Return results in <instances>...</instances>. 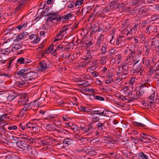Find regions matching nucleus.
<instances>
[{"label": "nucleus", "mask_w": 159, "mask_h": 159, "mask_svg": "<svg viewBox=\"0 0 159 159\" xmlns=\"http://www.w3.org/2000/svg\"><path fill=\"white\" fill-rule=\"evenodd\" d=\"M28 152L29 156L33 158H35L38 155V152L34 147L31 148L30 147Z\"/></svg>", "instance_id": "1"}, {"label": "nucleus", "mask_w": 159, "mask_h": 159, "mask_svg": "<svg viewBox=\"0 0 159 159\" xmlns=\"http://www.w3.org/2000/svg\"><path fill=\"white\" fill-rule=\"evenodd\" d=\"M108 110L106 109H104L103 108L100 107L93 111V112L92 114L93 115H98L100 116L104 114V113L106 114V112Z\"/></svg>", "instance_id": "2"}, {"label": "nucleus", "mask_w": 159, "mask_h": 159, "mask_svg": "<svg viewBox=\"0 0 159 159\" xmlns=\"http://www.w3.org/2000/svg\"><path fill=\"white\" fill-rule=\"evenodd\" d=\"M29 101V98L26 96L20 97L18 100V104L20 106L23 105L24 106Z\"/></svg>", "instance_id": "3"}, {"label": "nucleus", "mask_w": 159, "mask_h": 159, "mask_svg": "<svg viewBox=\"0 0 159 159\" xmlns=\"http://www.w3.org/2000/svg\"><path fill=\"white\" fill-rule=\"evenodd\" d=\"M52 12H53V11ZM57 12L56 13L54 12H49L46 14V16H50L52 15L54 17L55 20L57 21H61L63 19V17L62 16H61L60 15L57 14Z\"/></svg>", "instance_id": "4"}, {"label": "nucleus", "mask_w": 159, "mask_h": 159, "mask_svg": "<svg viewBox=\"0 0 159 159\" xmlns=\"http://www.w3.org/2000/svg\"><path fill=\"white\" fill-rule=\"evenodd\" d=\"M51 66L50 64L48 65L45 61H43L40 63V68L41 71L45 70L47 68H49Z\"/></svg>", "instance_id": "5"}, {"label": "nucleus", "mask_w": 159, "mask_h": 159, "mask_svg": "<svg viewBox=\"0 0 159 159\" xmlns=\"http://www.w3.org/2000/svg\"><path fill=\"white\" fill-rule=\"evenodd\" d=\"M45 100V98H40L38 99L37 100L34 101L33 102H31V104L34 106L35 108L38 109L39 106L41 104L42 101H44Z\"/></svg>", "instance_id": "6"}, {"label": "nucleus", "mask_w": 159, "mask_h": 159, "mask_svg": "<svg viewBox=\"0 0 159 159\" xmlns=\"http://www.w3.org/2000/svg\"><path fill=\"white\" fill-rule=\"evenodd\" d=\"M23 75V76L25 77V78H26L29 80H31L32 79H35V77H33V76H34V75H35L36 74L33 72L30 71L29 72H27L26 74Z\"/></svg>", "instance_id": "7"}, {"label": "nucleus", "mask_w": 159, "mask_h": 159, "mask_svg": "<svg viewBox=\"0 0 159 159\" xmlns=\"http://www.w3.org/2000/svg\"><path fill=\"white\" fill-rule=\"evenodd\" d=\"M86 95L89 96V98L90 100H93V99L100 101H104V98L102 97L98 96H95L93 94H89L86 93Z\"/></svg>", "instance_id": "8"}, {"label": "nucleus", "mask_w": 159, "mask_h": 159, "mask_svg": "<svg viewBox=\"0 0 159 159\" xmlns=\"http://www.w3.org/2000/svg\"><path fill=\"white\" fill-rule=\"evenodd\" d=\"M18 96L19 95L17 93L13 92L10 93L7 97V100L11 101Z\"/></svg>", "instance_id": "9"}, {"label": "nucleus", "mask_w": 159, "mask_h": 159, "mask_svg": "<svg viewBox=\"0 0 159 159\" xmlns=\"http://www.w3.org/2000/svg\"><path fill=\"white\" fill-rule=\"evenodd\" d=\"M120 67L122 69L123 72V73H129L130 71L129 69V67L128 66V64L126 63H122L120 65Z\"/></svg>", "instance_id": "10"}, {"label": "nucleus", "mask_w": 159, "mask_h": 159, "mask_svg": "<svg viewBox=\"0 0 159 159\" xmlns=\"http://www.w3.org/2000/svg\"><path fill=\"white\" fill-rule=\"evenodd\" d=\"M91 53V51L90 50H87V55L86 57H84H84L83 58L84 60L88 61V62H86V63L89 62L93 58Z\"/></svg>", "instance_id": "11"}, {"label": "nucleus", "mask_w": 159, "mask_h": 159, "mask_svg": "<svg viewBox=\"0 0 159 159\" xmlns=\"http://www.w3.org/2000/svg\"><path fill=\"white\" fill-rule=\"evenodd\" d=\"M21 146L22 147H20V148L21 149L20 151H23L25 153H27L28 151L29 148H30V146L26 144L25 142H24V143Z\"/></svg>", "instance_id": "12"}, {"label": "nucleus", "mask_w": 159, "mask_h": 159, "mask_svg": "<svg viewBox=\"0 0 159 159\" xmlns=\"http://www.w3.org/2000/svg\"><path fill=\"white\" fill-rule=\"evenodd\" d=\"M93 122L92 121L89 124V125H87V131L88 132V133L87 134V135L89 136L92 134V130L95 128L93 126Z\"/></svg>", "instance_id": "13"}, {"label": "nucleus", "mask_w": 159, "mask_h": 159, "mask_svg": "<svg viewBox=\"0 0 159 159\" xmlns=\"http://www.w3.org/2000/svg\"><path fill=\"white\" fill-rule=\"evenodd\" d=\"M88 38H86L85 39L86 42L85 44L83 46H84V47L86 48H91L94 45V43L93 41L92 40H90V41H88Z\"/></svg>", "instance_id": "14"}, {"label": "nucleus", "mask_w": 159, "mask_h": 159, "mask_svg": "<svg viewBox=\"0 0 159 159\" xmlns=\"http://www.w3.org/2000/svg\"><path fill=\"white\" fill-rule=\"evenodd\" d=\"M105 122L102 123L101 122H99L97 124V129L102 132H103L105 129V127L104 126V125L105 123Z\"/></svg>", "instance_id": "15"}, {"label": "nucleus", "mask_w": 159, "mask_h": 159, "mask_svg": "<svg viewBox=\"0 0 159 159\" xmlns=\"http://www.w3.org/2000/svg\"><path fill=\"white\" fill-rule=\"evenodd\" d=\"M104 39V34H101L97 38V44L99 47L101 43L103 42Z\"/></svg>", "instance_id": "16"}, {"label": "nucleus", "mask_w": 159, "mask_h": 159, "mask_svg": "<svg viewBox=\"0 0 159 159\" xmlns=\"http://www.w3.org/2000/svg\"><path fill=\"white\" fill-rule=\"evenodd\" d=\"M123 36H120L116 39V44L117 46L120 45L121 46L124 43V41L123 40Z\"/></svg>", "instance_id": "17"}, {"label": "nucleus", "mask_w": 159, "mask_h": 159, "mask_svg": "<svg viewBox=\"0 0 159 159\" xmlns=\"http://www.w3.org/2000/svg\"><path fill=\"white\" fill-rule=\"evenodd\" d=\"M25 80L17 81L16 83V85L20 87H24L27 86V83Z\"/></svg>", "instance_id": "18"}, {"label": "nucleus", "mask_w": 159, "mask_h": 159, "mask_svg": "<svg viewBox=\"0 0 159 159\" xmlns=\"http://www.w3.org/2000/svg\"><path fill=\"white\" fill-rule=\"evenodd\" d=\"M111 113H112L111 111L108 110L106 112V114L104 113V114H102V115L100 117V119H108L109 117H111Z\"/></svg>", "instance_id": "19"}, {"label": "nucleus", "mask_w": 159, "mask_h": 159, "mask_svg": "<svg viewBox=\"0 0 159 159\" xmlns=\"http://www.w3.org/2000/svg\"><path fill=\"white\" fill-rule=\"evenodd\" d=\"M64 141L66 144L65 145H66L67 147L69 145L72 144L73 142V140L71 138H68L65 139Z\"/></svg>", "instance_id": "20"}, {"label": "nucleus", "mask_w": 159, "mask_h": 159, "mask_svg": "<svg viewBox=\"0 0 159 159\" xmlns=\"http://www.w3.org/2000/svg\"><path fill=\"white\" fill-rule=\"evenodd\" d=\"M79 128L81 130L83 131L84 133L87 135V134L88 133V132L87 131V127H86L85 124H81Z\"/></svg>", "instance_id": "21"}, {"label": "nucleus", "mask_w": 159, "mask_h": 159, "mask_svg": "<svg viewBox=\"0 0 159 159\" xmlns=\"http://www.w3.org/2000/svg\"><path fill=\"white\" fill-rule=\"evenodd\" d=\"M47 114L46 115H44L43 116L45 119H50L51 120H52V119L56 118L55 116H54L53 115H51L49 114L48 111H47Z\"/></svg>", "instance_id": "22"}, {"label": "nucleus", "mask_w": 159, "mask_h": 159, "mask_svg": "<svg viewBox=\"0 0 159 159\" xmlns=\"http://www.w3.org/2000/svg\"><path fill=\"white\" fill-rule=\"evenodd\" d=\"M137 89H138L137 91L139 93L138 95L139 97H140L144 93L145 89H144L141 88L140 87H137Z\"/></svg>", "instance_id": "23"}, {"label": "nucleus", "mask_w": 159, "mask_h": 159, "mask_svg": "<svg viewBox=\"0 0 159 159\" xmlns=\"http://www.w3.org/2000/svg\"><path fill=\"white\" fill-rule=\"evenodd\" d=\"M67 46V44L66 43V42H63L57 46V48L62 50L63 48H65V46Z\"/></svg>", "instance_id": "24"}, {"label": "nucleus", "mask_w": 159, "mask_h": 159, "mask_svg": "<svg viewBox=\"0 0 159 159\" xmlns=\"http://www.w3.org/2000/svg\"><path fill=\"white\" fill-rule=\"evenodd\" d=\"M74 16L73 14L71 13H69L64 15V16H63L62 17H63L64 20H68L73 18Z\"/></svg>", "instance_id": "25"}, {"label": "nucleus", "mask_w": 159, "mask_h": 159, "mask_svg": "<svg viewBox=\"0 0 159 159\" xmlns=\"http://www.w3.org/2000/svg\"><path fill=\"white\" fill-rule=\"evenodd\" d=\"M133 124L135 126L138 127H141L143 128H145L146 127V126L144 124L135 121L133 122Z\"/></svg>", "instance_id": "26"}, {"label": "nucleus", "mask_w": 159, "mask_h": 159, "mask_svg": "<svg viewBox=\"0 0 159 159\" xmlns=\"http://www.w3.org/2000/svg\"><path fill=\"white\" fill-rule=\"evenodd\" d=\"M5 159H18V157L14 154H9L5 156Z\"/></svg>", "instance_id": "27"}, {"label": "nucleus", "mask_w": 159, "mask_h": 159, "mask_svg": "<svg viewBox=\"0 0 159 159\" xmlns=\"http://www.w3.org/2000/svg\"><path fill=\"white\" fill-rule=\"evenodd\" d=\"M38 142L43 146L48 145L49 143V142L45 140H42L41 139H39L38 140Z\"/></svg>", "instance_id": "28"}, {"label": "nucleus", "mask_w": 159, "mask_h": 159, "mask_svg": "<svg viewBox=\"0 0 159 159\" xmlns=\"http://www.w3.org/2000/svg\"><path fill=\"white\" fill-rule=\"evenodd\" d=\"M130 73L132 75H137L139 74V75H141L142 73L141 72H139L136 69H133L130 71Z\"/></svg>", "instance_id": "29"}, {"label": "nucleus", "mask_w": 159, "mask_h": 159, "mask_svg": "<svg viewBox=\"0 0 159 159\" xmlns=\"http://www.w3.org/2000/svg\"><path fill=\"white\" fill-rule=\"evenodd\" d=\"M69 129L73 130L74 132L79 131L80 128L76 125L73 124Z\"/></svg>", "instance_id": "30"}, {"label": "nucleus", "mask_w": 159, "mask_h": 159, "mask_svg": "<svg viewBox=\"0 0 159 159\" xmlns=\"http://www.w3.org/2000/svg\"><path fill=\"white\" fill-rule=\"evenodd\" d=\"M150 85V84L148 82H146L144 83H142L140 85L139 87H140L141 88L144 89H145V88H146L147 87H149V86Z\"/></svg>", "instance_id": "31"}, {"label": "nucleus", "mask_w": 159, "mask_h": 159, "mask_svg": "<svg viewBox=\"0 0 159 159\" xmlns=\"http://www.w3.org/2000/svg\"><path fill=\"white\" fill-rule=\"evenodd\" d=\"M152 21H154L157 20V23L159 22V15H153L151 17Z\"/></svg>", "instance_id": "32"}, {"label": "nucleus", "mask_w": 159, "mask_h": 159, "mask_svg": "<svg viewBox=\"0 0 159 159\" xmlns=\"http://www.w3.org/2000/svg\"><path fill=\"white\" fill-rule=\"evenodd\" d=\"M100 9V7L98 6L97 5L94 10L93 14H95V15H98Z\"/></svg>", "instance_id": "33"}, {"label": "nucleus", "mask_w": 159, "mask_h": 159, "mask_svg": "<svg viewBox=\"0 0 159 159\" xmlns=\"http://www.w3.org/2000/svg\"><path fill=\"white\" fill-rule=\"evenodd\" d=\"M93 121H92L93 122H97L99 120H100V117L96 115H93L92 116Z\"/></svg>", "instance_id": "34"}, {"label": "nucleus", "mask_w": 159, "mask_h": 159, "mask_svg": "<svg viewBox=\"0 0 159 159\" xmlns=\"http://www.w3.org/2000/svg\"><path fill=\"white\" fill-rule=\"evenodd\" d=\"M140 137L141 139H143L144 140V141L145 140H147V138H148V135L146 134L145 133L141 134Z\"/></svg>", "instance_id": "35"}, {"label": "nucleus", "mask_w": 159, "mask_h": 159, "mask_svg": "<svg viewBox=\"0 0 159 159\" xmlns=\"http://www.w3.org/2000/svg\"><path fill=\"white\" fill-rule=\"evenodd\" d=\"M127 52L129 53H130V54L128 56L129 58H130L131 57H132V58H134V57L133 56V55L135 53V50H133V51H132L131 49H129L128 51H127Z\"/></svg>", "instance_id": "36"}, {"label": "nucleus", "mask_w": 159, "mask_h": 159, "mask_svg": "<svg viewBox=\"0 0 159 159\" xmlns=\"http://www.w3.org/2000/svg\"><path fill=\"white\" fill-rule=\"evenodd\" d=\"M141 62L139 63V64H137L136 66H133L134 67V69L137 70L140 72V70H141L142 65L141 64Z\"/></svg>", "instance_id": "37"}, {"label": "nucleus", "mask_w": 159, "mask_h": 159, "mask_svg": "<svg viewBox=\"0 0 159 159\" xmlns=\"http://www.w3.org/2000/svg\"><path fill=\"white\" fill-rule=\"evenodd\" d=\"M109 54L107 56L111 57L115 53V50L114 48H112L108 51Z\"/></svg>", "instance_id": "38"}, {"label": "nucleus", "mask_w": 159, "mask_h": 159, "mask_svg": "<svg viewBox=\"0 0 159 159\" xmlns=\"http://www.w3.org/2000/svg\"><path fill=\"white\" fill-rule=\"evenodd\" d=\"M23 35H22L21 33L20 34L17 35L16 39L14 40V41L18 42L20 40L23 39Z\"/></svg>", "instance_id": "39"}, {"label": "nucleus", "mask_w": 159, "mask_h": 159, "mask_svg": "<svg viewBox=\"0 0 159 159\" xmlns=\"http://www.w3.org/2000/svg\"><path fill=\"white\" fill-rule=\"evenodd\" d=\"M7 131L4 128V125H2L0 126V137L2 136V132L5 134L6 133V132Z\"/></svg>", "instance_id": "40"}, {"label": "nucleus", "mask_w": 159, "mask_h": 159, "mask_svg": "<svg viewBox=\"0 0 159 159\" xmlns=\"http://www.w3.org/2000/svg\"><path fill=\"white\" fill-rule=\"evenodd\" d=\"M31 102L30 103L27 102L24 106V107L28 111H31Z\"/></svg>", "instance_id": "41"}, {"label": "nucleus", "mask_w": 159, "mask_h": 159, "mask_svg": "<svg viewBox=\"0 0 159 159\" xmlns=\"http://www.w3.org/2000/svg\"><path fill=\"white\" fill-rule=\"evenodd\" d=\"M108 11V10H106V8L104 7L100 8L98 15H102L105 11H106V13H107Z\"/></svg>", "instance_id": "42"}, {"label": "nucleus", "mask_w": 159, "mask_h": 159, "mask_svg": "<svg viewBox=\"0 0 159 159\" xmlns=\"http://www.w3.org/2000/svg\"><path fill=\"white\" fill-rule=\"evenodd\" d=\"M119 1V0H114L111 2V5H114V4H115V5L116 6V7H119V8H120L121 7L120 6V5L117 2Z\"/></svg>", "instance_id": "43"}, {"label": "nucleus", "mask_w": 159, "mask_h": 159, "mask_svg": "<svg viewBox=\"0 0 159 159\" xmlns=\"http://www.w3.org/2000/svg\"><path fill=\"white\" fill-rule=\"evenodd\" d=\"M122 72H123L122 69L120 66L118 68V71L116 72V74L117 75L118 77L120 76L121 73L122 74Z\"/></svg>", "instance_id": "44"}, {"label": "nucleus", "mask_w": 159, "mask_h": 159, "mask_svg": "<svg viewBox=\"0 0 159 159\" xmlns=\"http://www.w3.org/2000/svg\"><path fill=\"white\" fill-rule=\"evenodd\" d=\"M28 111L27 109L24 107L21 109L20 113L22 115H24V114L27 113V112Z\"/></svg>", "instance_id": "45"}, {"label": "nucleus", "mask_w": 159, "mask_h": 159, "mask_svg": "<svg viewBox=\"0 0 159 159\" xmlns=\"http://www.w3.org/2000/svg\"><path fill=\"white\" fill-rule=\"evenodd\" d=\"M28 111L27 109L24 107L21 109L20 113L22 115H24V114L27 113V112Z\"/></svg>", "instance_id": "46"}, {"label": "nucleus", "mask_w": 159, "mask_h": 159, "mask_svg": "<svg viewBox=\"0 0 159 159\" xmlns=\"http://www.w3.org/2000/svg\"><path fill=\"white\" fill-rule=\"evenodd\" d=\"M80 111L82 112H88L90 111V109L88 108L87 107H81L80 108Z\"/></svg>", "instance_id": "47"}, {"label": "nucleus", "mask_w": 159, "mask_h": 159, "mask_svg": "<svg viewBox=\"0 0 159 159\" xmlns=\"http://www.w3.org/2000/svg\"><path fill=\"white\" fill-rule=\"evenodd\" d=\"M45 127L48 131H52V126L49 124H45Z\"/></svg>", "instance_id": "48"}, {"label": "nucleus", "mask_w": 159, "mask_h": 159, "mask_svg": "<svg viewBox=\"0 0 159 159\" xmlns=\"http://www.w3.org/2000/svg\"><path fill=\"white\" fill-rule=\"evenodd\" d=\"M107 56L102 57L100 59V62L102 64L105 63L107 59Z\"/></svg>", "instance_id": "49"}, {"label": "nucleus", "mask_w": 159, "mask_h": 159, "mask_svg": "<svg viewBox=\"0 0 159 159\" xmlns=\"http://www.w3.org/2000/svg\"><path fill=\"white\" fill-rule=\"evenodd\" d=\"M140 156L142 159H148V156L143 152L140 153Z\"/></svg>", "instance_id": "50"}, {"label": "nucleus", "mask_w": 159, "mask_h": 159, "mask_svg": "<svg viewBox=\"0 0 159 159\" xmlns=\"http://www.w3.org/2000/svg\"><path fill=\"white\" fill-rule=\"evenodd\" d=\"M24 58L23 57H20L17 60V62L20 64H24Z\"/></svg>", "instance_id": "51"}, {"label": "nucleus", "mask_w": 159, "mask_h": 159, "mask_svg": "<svg viewBox=\"0 0 159 159\" xmlns=\"http://www.w3.org/2000/svg\"><path fill=\"white\" fill-rule=\"evenodd\" d=\"M101 54H102V55L105 54L107 51V48L103 46L101 48Z\"/></svg>", "instance_id": "52"}, {"label": "nucleus", "mask_w": 159, "mask_h": 159, "mask_svg": "<svg viewBox=\"0 0 159 159\" xmlns=\"http://www.w3.org/2000/svg\"><path fill=\"white\" fill-rule=\"evenodd\" d=\"M24 141H17L16 143V145L20 148V147H22V146L23 144L24 143Z\"/></svg>", "instance_id": "53"}, {"label": "nucleus", "mask_w": 159, "mask_h": 159, "mask_svg": "<svg viewBox=\"0 0 159 159\" xmlns=\"http://www.w3.org/2000/svg\"><path fill=\"white\" fill-rule=\"evenodd\" d=\"M143 63L146 66H148L150 63V61L147 58L143 59Z\"/></svg>", "instance_id": "54"}, {"label": "nucleus", "mask_w": 159, "mask_h": 159, "mask_svg": "<svg viewBox=\"0 0 159 159\" xmlns=\"http://www.w3.org/2000/svg\"><path fill=\"white\" fill-rule=\"evenodd\" d=\"M49 51V48H47L45 50H43L41 53V55L42 57H43L45 54H48L50 53V52H48Z\"/></svg>", "instance_id": "55"}, {"label": "nucleus", "mask_w": 159, "mask_h": 159, "mask_svg": "<svg viewBox=\"0 0 159 159\" xmlns=\"http://www.w3.org/2000/svg\"><path fill=\"white\" fill-rule=\"evenodd\" d=\"M27 70H26V69H21L20 70H19L17 72V74L19 76H21V74H22L23 72H25L27 71Z\"/></svg>", "instance_id": "56"}, {"label": "nucleus", "mask_w": 159, "mask_h": 159, "mask_svg": "<svg viewBox=\"0 0 159 159\" xmlns=\"http://www.w3.org/2000/svg\"><path fill=\"white\" fill-rule=\"evenodd\" d=\"M22 44H16L12 47V48H13L16 50H18L20 48H21L22 47Z\"/></svg>", "instance_id": "57"}, {"label": "nucleus", "mask_w": 159, "mask_h": 159, "mask_svg": "<svg viewBox=\"0 0 159 159\" xmlns=\"http://www.w3.org/2000/svg\"><path fill=\"white\" fill-rule=\"evenodd\" d=\"M35 125L33 123H31L28 122L27 123V126L28 127H29V130H30V129L33 127Z\"/></svg>", "instance_id": "58"}, {"label": "nucleus", "mask_w": 159, "mask_h": 159, "mask_svg": "<svg viewBox=\"0 0 159 159\" xmlns=\"http://www.w3.org/2000/svg\"><path fill=\"white\" fill-rule=\"evenodd\" d=\"M50 16H49L47 19V21L48 22H52L53 20H55V17L54 16H53L52 15Z\"/></svg>", "instance_id": "59"}, {"label": "nucleus", "mask_w": 159, "mask_h": 159, "mask_svg": "<svg viewBox=\"0 0 159 159\" xmlns=\"http://www.w3.org/2000/svg\"><path fill=\"white\" fill-rule=\"evenodd\" d=\"M139 26V25L138 24L135 25L133 26V28L130 30V32L132 34H133V33L132 32L133 30L134 31H136L137 30V27Z\"/></svg>", "instance_id": "60"}, {"label": "nucleus", "mask_w": 159, "mask_h": 159, "mask_svg": "<svg viewBox=\"0 0 159 159\" xmlns=\"http://www.w3.org/2000/svg\"><path fill=\"white\" fill-rule=\"evenodd\" d=\"M116 58L117 59V60L119 61L118 62V64H119V63L120 62V61L121 60V54H119L116 55Z\"/></svg>", "instance_id": "61"}, {"label": "nucleus", "mask_w": 159, "mask_h": 159, "mask_svg": "<svg viewBox=\"0 0 159 159\" xmlns=\"http://www.w3.org/2000/svg\"><path fill=\"white\" fill-rule=\"evenodd\" d=\"M64 32L63 30H61L59 33L56 35V38H59L61 36V38H62L63 36V35L62 34V33Z\"/></svg>", "instance_id": "62"}, {"label": "nucleus", "mask_w": 159, "mask_h": 159, "mask_svg": "<svg viewBox=\"0 0 159 159\" xmlns=\"http://www.w3.org/2000/svg\"><path fill=\"white\" fill-rule=\"evenodd\" d=\"M7 115L8 114H5L2 115H0V120H3Z\"/></svg>", "instance_id": "63"}, {"label": "nucleus", "mask_w": 159, "mask_h": 159, "mask_svg": "<svg viewBox=\"0 0 159 159\" xmlns=\"http://www.w3.org/2000/svg\"><path fill=\"white\" fill-rule=\"evenodd\" d=\"M25 123L24 122L20 123V128L22 130H24L25 129Z\"/></svg>", "instance_id": "64"}]
</instances>
